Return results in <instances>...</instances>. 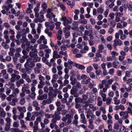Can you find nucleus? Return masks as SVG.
Listing matches in <instances>:
<instances>
[{"label":"nucleus","instance_id":"1","mask_svg":"<svg viewBox=\"0 0 132 132\" xmlns=\"http://www.w3.org/2000/svg\"><path fill=\"white\" fill-rule=\"evenodd\" d=\"M36 49L32 48L31 51L30 52L29 54L31 57V59H32V61L34 62H36L37 61H39L41 59V58L38 56L37 55V52Z\"/></svg>","mask_w":132,"mask_h":132},{"label":"nucleus","instance_id":"2","mask_svg":"<svg viewBox=\"0 0 132 132\" xmlns=\"http://www.w3.org/2000/svg\"><path fill=\"white\" fill-rule=\"evenodd\" d=\"M32 60V59L30 58H29L27 60V62L24 65V67L26 68V70L28 71L29 69L28 68V67L29 66L31 67H33L35 66V64Z\"/></svg>","mask_w":132,"mask_h":132},{"label":"nucleus","instance_id":"3","mask_svg":"<svg viewBox=\"0 0 132 132\" xmlns=\"http://www.w3.org/2000/svg\"><path fill=\"white\" fill-rule=\"evenodd\" d=\"M27 86L25 87H23L22 88V91L24 93L26 92L27 94H29L30 92V90L28 89L29 88V85L28 84H27Z\"/></svg>","mask_w":132,"mask_h":132},{"label":"nucleus","instance_id":"4","mask_svg":"<svg viewBox=\"0 0 132 132\" xmlns=\"http://www.w3.org/2000/svg\"><path fill=\"white\" fill-rule=\"evenodd\" d=\"M119 115L121 117L123 116L124 119H127L129 115L127 111H121L119 113Z\"/></svg>","mask_w":132,"mask_h":132},{"label":"nucleus","instance_id":"5","mask_svg":"<svg viewBox=\"0 0 132 132\" xmlns=\"http://www.w3.org/2000/svg\"><path fill=\"white\" fill-rule=\"evenodd\" d=\"M87 95H83L82 96V100L85 101V102H86V101H87L88 98V95H89V96H90V97H91V96L90 95H91L92 94H93L91 92L90 93H87Z\"/></svg>","mask_w":132,"mask_h":132},{"label":"nucleus","instance_id":"6","mask_svg":"<svg viewBox=\"0 0 132 132\" xmlns=\"http://www.w3.org/2000/svg\"><path fill=\"white\" fill-rule=\"evenodd\" d=\"M114 46H120L121 45L122 42L120 39H115L114 40Z\"/></svg>","mask_w":132,"mask_h":132},{"label":"nucleus","instance_id":"7","mask_svg":"<svg viewBox=\"0 0 132 132\" xmlns=\"http://www.w3.org/2000/svg\"><path fill=\"white\" fill-rule=\"evenodd\" d=\"M89 48L87 46H85L84 48L81 49L80 51V52L82 54H84L87 53L88 51Z\"/></svg>","mask_w":132,"mask_h":132},{"label":"nucleus","instance_id":"8","mask_svg":"<svg viewBox=\"0 0 132 132\" xmlns=\"http://www.w3.org/2000/svg\"><path fill=\"white\" fill-rule=\"evenodd\" d=\"M75 66L76 67L81 70H84L85 68V67L84 65L79 64L76 63Z\"/></svg>","mask_w":132,"mask_h":132},{"label":"nucleus","instance_id":"9","mask_svg":"<svg viewBox=\"0 0 132 132\" xmlns=\"http://www.w3.org/2000/svg\"><path fill=\"white\" fill-rule=\"evenodd\" d=\"M90 78L88 77L87 79L81 80V82L83 84H87L90 82Z\"/></svg>","mask_w":132,"mask_h":132},{"label":"nucleus","instance_id":"10","mask_svg":"<svg viewBox=\"0 0 132 132\" xmlns=\"http://www.w3.org/2000/svg\"><path fill=\"white\" fill-rule=\"evenodd\" d=\"M48 89L50 92L48 94V95L49 96H52V97H55L56 96L57 94H53L52 95H51L52 93V92L53 89V88L52 87H50Z\"/></svg>","mask_w":132,"mask_h":132},{"label":"nucleus","instance_id":"11","mask_svg":"<svg viewBox=\"0 0 132 132\" xmlns=\"http://www.w3.org/2000/svg\"><path fill=\"white\" fill-rule=\"evenodd\" d=\"M60 57V56L58 54V53L56 51H54L53 53V57L55 59H58Z\"/></svg>","mask_w":132,"mask_h":132},{"label":"nucleus","instance_id":"12","mask_svg":"<svg viewBox=\"0 0 132 132\" xmlns=\"http://www.w3.org/2000/svg\"><path fill=\"white\" fill-rule=\"evenodd\" d=\"M72 22V19L71 18H67L65 22H64L63 24L64 26H66L67 24L68 23H70Z\"/></svg>","mask_w":132,"mask_h":132},{"label":"nucleus","instance_id":"13","mask_svg":"<svg viewBox=\"0 0 132 132\" xmlns=\"http://www.w3.org/2000/svg\"><path fill=\"white\" fill-rule=\"evenodd\" d=\"M66 117H67V119H68V120L67 121V123L69 124L71 123L72 117H71V116L69 114L66 115Z\"/></svg>","mask_w":132,"mask_h":132},{"label":"nucleus","instance_id":"14","mask_svg":"<svg viewBox=\"0 0 132 132\" xmlns=\"http://www.w3.org/2000/svg\"><path fill=\"white\" fill-rule=\"evenodd\" d=\"M113 66V67L118 68L119 67V63L118 61H114L112 63Z\"/></svg>","mask_w":132,"mask_h":132},{"label":"nucleus","instance_id":"15","mask_svg":"<svg viewBox=\"0 0 132 132\" xmlns=\"http://www.w3.org/2000/svg\"><path fill=\"white\" fill-rule=\"evenodd\" d=\"M45 32L49 37H52V33L51 31H49V29L48 28H47L45 30Z\"/></svg>","mask_w":132,"mask_h":132},{"label":"nucleus","instance_id":"16","mask_svg":"<svg viewBox=\"0 0 132 132\" xmlns=\"http://www.w3.org/2000/svg\"><path fill=\"white\" fill-rule=\"evenodd\" d=\"M17 109L19 112H21L22 111L24 112H26V110L25 107L23 106L22 107L20 106H18L17 107Z\"/></svg>","mask_w":132,"mask_h":132},{"label":"nucleus","instance_id":"17","mask_svg":"<svg viewBox=\"0 0 132 132\" xmlns=\"http://www.w3.org/2000/svg\"><path fill=\"white\" fill-rule=\"evenodd\" d=\"M62 42L63 44H64L67 47H70V46L69 45H68L67 44V43L69 44L70 43L69 42V41L68 40H65L64 39H63L62 40Z\"/></svg>","mask_w":132,"mask_h":132},{"label":"nucleus","instance_id":"18","mask_svg":"<svg viewBox=\"0 0 132 132\" xmlns=\"http://www.w3.org/2000/svg\"><path fill=\"white\" fill-rule=\"evenodd\" d=\"M119 86V84L117 82H115L112 86L111 87L113 90H116V88Z\"/></svg>","mask_w":132,"mask_h":132},{"label":"nucleus","instance_id":"19","mask_svg":"<svg viewBox=\"0 0 132 132\" xmlns=\"http://www.w3.org/2000/svg\"><path fill=\"white\" fill-rule=\"evenodd\" d=\"M24 83V80L22 78L20 79L19 80L16 82V85L18 87H19V86L21 84H22Z\"/></svg>","mask_w":132,"mask_h":132},{"label":"nucleus","instance_id":"20","mask_svg":"<svg viewBox=\"0 0 132 132\" xmlns=\"http://www.w3.org/2000/svg\"><path fill=\"white\" fill-rule=\"evenodd\" d=\"M6 115V113L3 109H1L0 111V117H4Z\"/></svg>","mask_w":132,"mask_h":132},{"label":"nucleus","instance_id":"21","mask_svg":"<svg viewBox=\"0 0 132 132\" xmlns=\"http://www.w3.org/2000/svg\"><path fill=\"white\" fill-rule=\"evenodd\" d=\"M26 100L24 97L21 98L19 101V103L21 105H23L25 103Z\"/></svg>","mask_w":132,"mask_h":132},{"label":"nucleus","instance_id":"22","mask_svg":"<svg viewBox=\"0 0 132 132\" xmlns=\"http://www.w3.org/2000/svg\"><path fill=\"white\" fill-rule=\"evenodd\" d=\"M104 46L102 44H100L98 46V51L100 53H102V51L104 49Z\"/></svg>","mask_w":132,"mask_h":132},{"label":"nucleus","instance_id":"23","mask_svg":"<svg viewBox=\"0 0 132 132\" xmlns=\"http://www.w3.org/2000/svg\"><path fill=\"white\" fill-rule=\"evenodd\" d=\"M37 31V33L39 34L41 32V29L42 28V25L41 24L38 23V25Z\"/></svg>","mask_w":132,"mask_h":132},{"label":"nucleus","instance_id":"24","mask_svg":"<svg viewBox=\"0 0 132 132\" xmlns=\"http://www.w3.org/2000/svg\"><path fill=\"white\" fill-rule=\"evenodd\" d=\"M12 90L13 93L14 95H16L19 93V90L18 88H14Z\"/></svg>","mask_w":132,"mask_h":132},{"label":"nucleus","instance_id":"25","mask_svg":"<svg viewBox=\"0 0 132 132\" xmlns=\"http://www.w3.org/2000/svg\"><path fill=\"white\" fill-rule=\"evenodd\" d=\"M46 16L47 18H50L51 19L52 17L55 18V15L53 14V13L52 12L51 13H50L49 14H47Z\"/></svg>","mask_w":132,"mask_h":132},{"label":"nucleus","instance_id":"26","mask_svg":"<svg viewBox=\"0 0 132 132\" xmlns=\"http://www.w3.org/2000/svg\"><path fill=\"white\" fill-rule=\"evenodd\" d=\"M100 94L101 95V96L103 98V100L104 102H105L106 101V95L105 94L103 93L102 92H100Z\"/></svg>","mask_w":132,"mask_h":132},{"label":"nucleus","instance_id":"27","mask_svg":"<svg viewBox=\"0 0 132 132\" xmlns=\"http://www.w3.org/2000/svg\"><path fill=\"white\" fill-rule=\"evenodd\" d=\"M106 83V80L104 79L102 81V84H100L99 85V87L100 89H102L104 87V84H105Z\"/></svg>","mask_w":132,"mask_h":132},{"label":"nucleus","instance_id":"28","mask_svg":"<svg viewBox=\"0 0 132 132\" xmlns=\"http://www.w3.org/2000/svg\"><path fill=\"white\" fill-rule=\"evenodd\" d=\"M6 121L7 122V123L6 124V126H10L11 125V119L7 117L6 119Z\"/></svg>","mask_w":132,"mask_h":132},{"label":"nucleus","instance_id":"29","mask_svg":"<svg viewBox=\"0 0 132 132\" xmlns=\"http://www.w3.org/2000/svg\"><path fill=\"white\" fill-rule=\"evenodd\" d=\"M93 69L91 65H90L87 67L86 72L88 73H90Z\"/></svg>","mask_w":132,"mask_h":132},{"label":"nucleus","instance_id":"30","mask_svg":"<svg viewBox=\"0 0 132 132\" xmlns=\"http://www.w3.org/2000/svg\"><path fill=\"white\" fill-rule=\"evenodd\" d=\"M67 4V5H69L71 8H72L75 5V3L73 2H71L70 1H68Z\"/></svg>","mask_w":132,"mask_h":132},{"label":"nucleus","instance_id":"31","mask_svg":"<svg viewBox=\"0 0 132 132\" xmlns=\"http://www.w3.org/2000/svg\"><path fill=\"white\" fill-rule=\"evenodd\" d=\"M39 48L41 50L42 49H44L45 48H48V46L45 45V44H42L40 45L39 47Z\"/></svg>","mask_w":132,"mask_h":132},{"label":"nucleus","instance_id":"32","mask_svg":"<svg viewBox=\"0 0 132 132\" xmlns=\"http://www.w3.org/2000/svg\"><path fill=\"white\" fill-rule=\"evenodd\" d=\"M36 94L35 92H32L29 94V96L31 98L33 99H34L35 97Z\"/></svg>","mask_w":132,"mask_h":132},{"label":"nucleus","instance_id":"33","mask_svg":"<svg viewBox=\"0 0 132 132\" xmlns=\"http://www.w3.org/2000/svg\"><path fill=\"white\" fill-rule=\"evenodd\" d=\"M35 73L36 74H39L40 72V69L39 68L36 67L34 69Z\"/></svg>","mask_w":132,"mask_h":132},{"label":"nucleus","instance_id":"34","mask_svg":"<svg viewBox=\"0 0 132 132\" xmlns=\"http://www.w3.org/2000/svg\"><path fill=\"white\" fill-rule=\"evenodd\" d=\"M12 74L15 79H20L21 77L20 76L18 75H16L14 73H13Z\"/></svg>","mask_w":132,"mask_h":132},{"label":"nucleus","instance_id":"35","mask_svg":"<svg viewBox=\"0 0 132 132\" xmlns=\"http://www.w3.org/2000/svg\"><path fill=\"white\" fill-rule=\"evenodd\" d=\"M45 117L46 118H53L54 117V116L53 115L51 114H45Z\"/></svg>","mask_w":132,"mask_h":132},{"label":"nucleus","instance_id":"36","mask_svg":"<svg viewBox=\"0 0 132 132\" xmlns=\"http://www.w3.org/2000/svg\"><path fill=\"white\" fill-rule=\"evenodd\" d=\"M62 51H61L59 52V53L61 55H64L66 56L67 57L68 56V54L67 53V52L66 51H65V52H64Z\"/></svg>","mask_w":132,"mask_h":132},{"label":"nucleus","instance_id":"37","mask_svg":"<svg viewBox=\"0 0 132 132\" xmlns=\"http://www.w3.org/2000/svg\"><path fill=\"white\" fill-rule=\"evenodd\" d=\"M40 4H38L37 5V6L34 9V11L35 12H38L39 11V8L40 6Z\"/></svg>","mask_w":132,"mask_h":132},{"label":"nucleus","instance_id":"38","mask_svg":"<svg viewBox=\"0 0 132 132\" xmlns=\"http://www.w3.org/2000/svg\"><path fill=\"white\" fill-rule=\"evenodd\" d=\"M0 97L1 98L2 100H4L6 97V96L4 93H0Z\"/></svg>","mask_w":132,"mask_h":132},{"label":"nucleus","instance_id":"39","mask_svg":"<svg viewBox=\"0 0 132 132\" xmlns=\"http://www.w3.org/2000/svg\"><path fill=\"white\" fill-rule=\"evenodd\" d=\"M51 101L50 100H44L42 102V104L43 105H45L46 104H49L51 103Z\"/></svg>","mask_w":132,"mask_h":132},{"label":"nucleus","instance_id":"40","mask_svg":"<svg viewBox=\"0 0 132 132\" xmlns=\"http://www.w3.org/2000/svg\"><path fill=\"white\" fill-rule=\"evenodd\" d=\"M26 45L29 48H32L33 47V46L30 45V42L29 41H27L26 42Z\"/></svg>","mask_w":132,"mask_h":132},{"label":"nucleus","instance_id":"41","mask_svg":"<svg viewBox=\"0 0 132 132\" xmlns=\"http://www.w3.org/2000/svg\"><path fill=\"white\" fill-rule=\"evenodd\" d=\"M64 32L65 33L66 37L68 38L70 36V33L68 30H63Z\"/></svg>","mask_w":132,"mask_h":132},{"label":"nucleus","instance_id":"42","mask_svg":"<svg viewBox=\"0 0 132 132\" xmlns=\"http://www.w3.org/2000/svg\"><path fill=\"white\" fill-rule=\"evenodd\" d=\"M19 124L18 122H14L13 123V126L14 127L18 128L19 127Z\"/></svg>","mask_w":132,"mask_h":132},{"label":"nucleus","instance_id":"43","mask_svg":"<svg viewBox=\"0 0 132 132\" xmlns=\"http://www.w3.org/2000/svg\"><path fill=\"white\" fill-rule=\"evenodd\" d=\"M103 11V10L102 7L98 8L97 9V12L98 13H102Z\"/></svg>","mask_w":132,"mask_h":132},{"label":"nucleus","instance_id":"44","mask_svg":"<svg viewBox=\"0 0 132 132\" xmlns=\"http://www.w3.org/2000/svg\"><path fill=\"white\" fill-rule=\"evenodd\" d=\"M68 63L69 65H73L75 66V64H76V63H75L74 62L70 60H69L68 61Z\"/></svg>","mask_w":132,"mask_h":132},{"label":"nucleus","instance_id":"45","mask_svg":"<svg viewBox=\"0 0 132 132\" xmlns=\"http://www.w3.org/2000/svg\"><path fill=\"white\" fill-rule=\"evenodd\" d=\"M65 26V27L63 28V30H68L70 29V28L71 27V26L70 25H68V24H67L66 26Z\"/></svg>","mask_w":132,"mask_h":132},{"label":"nucleus","instance_id":"46","mask_svg":"<svg viewBox=\"0 0 132 132\" xmlns=\"http://www.w3.org/2000/svg\"><path fill=\"white\" fill-rule=\"evenodd\" d=\"M33 106L35 107L38 106V101H35L33 102Z\"/></svg>","mask_w":132,"mask_h":132},{"label":"nucleus","instance_id":"47","mask_svg":"<svg viewBox=\"0 0 132 132\" xmlns=\"http://www.w3.org/2000/svg\"><path fill=\"white\" fill-rule=\"evenodd\" d=\"M111 54L112 55V56H114V57L115 56H117L119 55V53L116 51H112V52Z\"/></svg>","mask_w":132,"mask_h":132},{"label":"nucleus","instance_id":"48","mask_svg":"<svg viewBox=\"0 0 132 132\" xmlns=\"http://www.w3.org/2000/svg\"><path fill=\"white\" fill-rule=\"evenodd\" d=\"M114 69L113 68L110 69L109 71V73L111 75H113L114 74Z\"/></svg>","mask_w":132,"mask_h":132},{"label":"nucleus","instance_id":"49","mask_svg":"<svg viewBox=\"0 0 132 132\" xmlns=\"http://www.w3.org/2000/svg\"><path fill=\"white\" fill-rule=\"evenodd\" d=\"M11 90L9 88H8L6 90V94L7 95H9L11 92Z\"/></svg>","mask_w":132,"mask_h":132},{"label":"nucleus","instance_id":"50","mask_svg":"<svg viewBox=\"0 0 132 132\" xmlns=\"http://www.w3.org/2000/svg\"><path fill=\"white\" fill-rule=\"evenodd\" d=\"M11 57L10 56H7L6 59H4L3 60V62H6V61H9L11 60Z\"/></svg>","mask_w":132,"mask_h":132},{"label":"nucleus","instance_id":"51","mask_svg":"<svg viewBox=\"0 0 132 132\" xmlns=\"http://www.w3.org/2000/svg\"><path fill=\"white\" fill-rule=\"evenodd\" d=\"M42 6L43 9H46L47 7V5L46 4L45 2H43L42 5Z\"/></svg>","mask_w":132,"mask_h":132},{"label":"nucleus","instance_id":"52","mask_svg":"<svg viewBox=\"0 0 132 132\" xmlns=\"http://www.w3.org/2000/svg\"><path fill=\"white\" fill-rule=\"evenodd\" d=\"M116 27L117 28H119L121 29L123 28L122 24L120 23H118L117 24Z\"/></svg>","mask_w":132,"mask_h":132},{"label":"nucleus","instance_id":"53","mask_svg":"<svg viewBox=\"0 0 132 132\" xmlns=\"http://www.w3.org/2000/svg\"><path fill=\"white\" fill-rule=\"evenodd\" d=\"M29 76L26 73H23L21 75L22 78L25 79Z\"/></svg>","mask_w":132,"mask_h":132},{"label":"nucleus","instance_id":"54","mask_svg":"<svg viewBox=\"0 0 132 132\" xmlns=\"http://www.w3.org/2000/svg\"><path fill=\"white\" fill-rule=\"evenodd\" d=\"M127 37V36L123 34L120 35V39L121 40H124Z\"/></svg>","mask_w":132,"mask_h":132},{"label":"nucleus","instance_id":"55","mask_svg":"<svg viewBox=\"0 0 132 132\" xmlns=\"http://www.w3.org/2000/svg\"><path fill=\"white\" fill-rule=\"evenodd\" d=\"M86 28L87 29H91L92 28V26L91 25L89 24H87L85 26Z\"/></svg>","mask_w":132,"mask_h":132},{"label":"nucleus","instance_id":"56","mask_svg":"<svg viewBox=\"0 0 132 132\" xmlns=\"http://www.w3.org/2000/svg\"><path fill=\"white\" fill-rule=\"evenodd\" d=\"M88 127L91 129H93L94 128V125L93 124H89L88 126Z\"/></svg>","mask_w":132,"mask_h":132},{"label":"nucleus","instance_id":"57","mask_svg":"<svg viewBox=\"0 0 132 132\" xmlns=\"http://www.w3.org/2000/svg\"><path fill=\"white\" fill-rule=\"evenodd\" d=\"M100 39L101 41V42L103 43H105V39L104 38V37L103 36H100Z\"/></svg>","mask_w":132,"mask_h":132},{"label":"nucleus","instance_id":"58","mask_svg":"<svg viewBox=\"0 0 132 132\" xmlns=\"http://www.w3.org/2000/svg\"><path fill=\"white\" fill-rule=\"evenodd\" d=\"M21 64H18L16 65V68L17 69L21 71H22L21 70Z\"/></svg>","mask_w":132,"mask_h":132},{"label":"nucleus","instance_id":"59","mask_svg":"<svg viewBox=\"0 0 132 132\" xmlns=\"http://www.w3.org/2000/svg\"><path fill=\"white\" fill-rule=\"evenodd\" d=\"M101 121L100 118H98L96 120L95 122V123L96 125H99Z\"/></svg>","mask_w":132,"mask_h":132},{"label":"nucleus","instance_id":"60","mask_svg":"<svg viewBox=\"0 0 132 132\" xmlns=\"http://www.w3.org/2000/svg\"><path fill=\"white\" fill-rule=\"evenodd\" d=\"M22 53L24 55V56L23 57H25V58H27L28 57V56L26 55L28 54L26 50H23L22 51Z\"/></svg>","mask_w":132,"mask_h":132},{"label":"nucleus","instance_id":"61","mask_svg":"<svg viewBox=\"0 0 132 132\" xmlns=\"http://www.w3.org/2000/svg\"><path fill=\"white\" fill-rule=\"evenodd\" d=\"M127 110L128 113H130L132 115V110L131 108L129 107H128L127 108Z\"/></svg>","mask_w":132,"mask_h":132},{"label":"nucleus","instance_id":"62","mask_svg":"<svg viewBox=\"0 0 132 132\" xmlns=\"http://www.w3.org/2000/svg\"><path fill=\"white\" fill-rule=\"evenodd\" d=\"M60 8L63 11H64L65 10V7L64 5L62 4H61L60 5Z\"/></svg>","mask_w":132,"mask_h":132},{"label":"nucleus","instance_id":"63","mask_svg":"<svg viewBox=\"0 0 132 132\" xmlns=\"http://www.w3.org/2000/svg\"><path fill=\"white\" fill-rule=\"evenodd\" d=\"M38 77L40 81H43L45 79V78L41 75H38Z\"/></svg>","mask_w":132,"mask_h":132},{"label":"nucleus","instance_id":"64","mask_svg":"<svg viewBox=\"0 0 132 132\" xmlns=\"http://www.w3.org/2000/svg\"><path fill=\"white\" fill-rule=\"evenodd\" d=\"M126 102V100L125 98H123L121 101V103L122 104H125Z\"/></svg>","mask_w":132,"mask_h":132}]
</instances>
